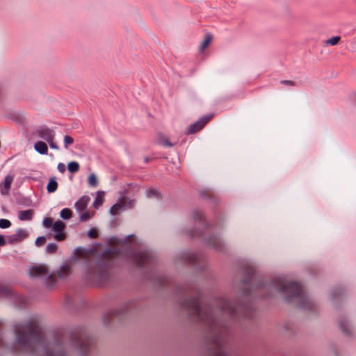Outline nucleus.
Segmentation results:
<instances>
[{
	"mask_svg": "<svg viewBox=\"0 0 356 356\" xmlns=\"http://www.w3.org/2000/svg\"><path fill=\"white\" fill-rule=\"evenodd\" d=\"M189 316L195 318L206 330L209 356H229L225 350L229 321L237 320L239 313L244 318L246 307L235 306L225 297L216 298L207 305H202L200 297L190 298L181 302Z\"/></svg>",
	"mask_w": 356,
	"mask_h": 356,
	"instance_id": "nucleus-1",
	"label": "nucleus"
},
{
	"mask_svg": "<svg viewBox=\"0 0 356 356\" xmlns=\"http://www.w3.org/2000/svg\"><path fill=\"white\" fill-rule=\"evenodd\" d=\"M245 277L242 281L241 291L244 296L253 295L254 291H259L266 294L264 296H271L275 293L284 296L287 302L296 305L298 307L312 311L314 309V303L305 292L302 286L294 281H289L285 277H275L267 284L257 277L253 266H248L244 271Z\"/></svg>",
	"mask_w": 356,
	"mask_h": 356,
	"instance_id": "nucleus-2",
	"label": "nucleus"
},
{
	"mask_svg": "<svg viewBox=\"0 0 356 356\" xmlns=\"http://www.w3.org/2000/svg\"><path fill=\"white\" fill-rule=\"evenodd\" d=\"M16 353H43L44 356H68L66 348L61 342L47 344L36 318L17 324L15 327Z\"/></svg>",
	"mask_w": 356,
	"mask_h": 356,
	"instance_id": "nucleus-3",
	"label": "nucleus"
},
{
	"mask_svg": "<svg viewBox=\"0 0 356 356\" xmlns=\"http://www.w3.org/2000/svg\"><path fill=\"white\" fill-rule=\"evenodd\" d=\"M121 255L130 257L138 266H144L145 264L151 263L153 259L152 252L149 250L136 252L127 243L122 244L120 248L113 246L104 251L102 258L95 266H89L88 277L99 284L106 282L110 276L113 259Z\"/></svg>",
	"mask_w": 356,
	"mask_h": 356,
	"instance_id": "nucleus-4",
	"label": "nucleus"
},
{
	"mask_svg": "<svg viewBox=\"0 0 356 356\" xmlns=\"http://www.w3.org/2000/svg\"><path fill=\"white\" fill-rule=\"evenodd\" d=\"M29 274L31 277L45 278L48 287H52L56 279L54 274H49L48 268L44 264L36 265L30 268Z\"/></svg>",
	"mask_w": 356,
	"mask_h": 356,
	"instance_id": "nucleus-5",
	"label": "nucleus"
},
{
	"mask_svg": "<svg viewBox=\"0 0 356 356\" xmlns=\"http://www.w3.org/2000/svg\"><path fill=\"white\" fill-rule=\"evenodd\" d=\"M72 344L80 353L85 356L91 347V339L85 333H73L71 336Z\"/></svg>",
	"mask_w": 356,
	"mask_h": 356,
	"instance_id": "nucleus-6",
	"label": "nucleus"
},
{
	"mask_svg": "<svg viewBox=\"0 0 356 356\" xmlns=\"http://www.w3.org/2000/svg\"><path fill=\"white\" fill-rule=\"evenodd\" d=\"M338 325L341 332L346 336H352L353 326L346 313L340 314L338 317Z\"/></svg>",
	"mask_w": 356,
	"mask_h": 356,
	"instance_id": "nucleus-7",
	"label": "nucleus"
},
{
	"mask_svg": "<svg viewBox=\"0 0 356 356\" xmlns=\"http://www.w3.org/2000/svg\"><path fill=\"white\" fill-rule=\"evenodd\" d=\"M37 134L40 138L49 143L51 149H59L57 144L54 142L55 132L54 130L47 127H42L37 131Z\"/></svg>",
	"mask_w": 356,
	"mask_h": 356,
	"instance_id": "nucleus-8",
	"label": "nucleus"
},
{
	"mask_svg": "<svg viewBox=\"0 0 356 356\" xmlns=\"http://www.w3.org/2000/svg\"><path fill=\"white\" fill-rule=\"evenodd\" d=\"M134 205V200H128L127 197H123L118 202L112 206L110 209V213L116 216L119 214L125 208H131Z\"/></svg>",
	"mask_w": 356,
	"mask_h": 356,
	"instance_id": "nucleus-9",
	"label": "nucleus"
},
{
	"mask_svg": "<svg viewBox=\"0 0 356 356\" xmlns=\"http://www.w3.org/2000/svg\"><path fill=\"white\" fill-rule=\"evenodd\" d=\"M65 228V224L63 221L58 220L54 222L52 230L55 232L53 236L55 240L63 241L66 238L67 234L64 232Z\"/></svg>",
	"mask_w": 356,
	"mask_h": 356,
	"instance_id": "nucleus-10",
	"label": "nucleus"
},
{
	"mask_svg": "<svg viewBox=\"0 0 356 356\" xmlns=\"http://www.w3.org/2000/svg\"><path fill=\"white\" fill-rule=\"evenodd\" d=\"M177 259L179 262H183L188 265H196L200 260V257L197 254L190 252L181 253Z\"/></svg>",
	"mask_w": 356,
	"mask_h": 356,
	"instance_id": "nucleus-11",
	"label": "nucleus"
},
{
	"mask_svg": "<svg viewBox=\"0 0 356 356\" xmlns=\"http://www.w3.org/2000/svg\"><path fill=\"white\" fill-rule=\"evenodd\" d=\"M212 117H213V115H207V116L202 118L198 121L193 123L188 127L187 134H195V133L200 131L205 126V124L208 122L210 121V120L212 118Z\"/></svg>",
	"mask_w": 356,
	"mask_h": 356,
	"instance_id": "nucleus-12",
	"label": "nucleus"
},
{
	"mask_svg": "<svg viewBox=\"0 0 356 356\" xmlns=\"http://www.w3.org/2000/svg\"><path fill=\"white\" fill-rule=\"evenodd\" d=\"M29 236L28 232L24 229H18L15 234L8 236V242L10 243H16L20 242L27 238Z\"/></svg>",
	"mask_w": 356,
	"mask_h": 356,
	"instance_id": "nucleus-13",
	"label": "nucleus"
},
{
	"mask_svg": "<svg viewBox=\"0 0 356 356\" xmlns=\"http://www.w3.org/2000/svg\"><path fill=\"white\" fill-rule=\"evenodd\" d=\"M206 242L211 248H214L218 251H222L224 248V244L221 239L217 236L213 235L205 238Z\"/></svg>",
	"mask_w": 356,
	"mask_h": 356,
	"instance_id": "nucleus-14",
	"label": "nucleus"
},
{
	"mask_svg": "<svg viewBox=\"0 0 356 356\" xmlns=\"http://www.w3.org/2000/svg\"><path fill=\"white\" fill-rule=\"evenodd\" d=\"M90 197L87 195L82 196L74 204L76 211L80 212L85 210L90 202Z\"/></svg>",
	"mask_w": 356,
	"mask_h": 356,
	"instance_id": "nucleus-15",
	"label": "nucleus"
},
{
	"mask_svg": "<svg viewBox=\"0 0 356 356\" xmlns=\"http://www.w3.org/2000/svg\"><path fill=\"white\" fill-rule=\"evenodd\" d=\"M13 181V177L10 175H7L5 177L3 184L0 186L2 195H5L8 194Z\"/></svg>",
	"mask_w": 356,
	"mask_h": 356,
	"instance_id": "nucleus-16",
	"label": "nucleus"
},
{
	"mask_svg": "<svg viewBox=\"0 0 356 356\" xmlns=\"http://www.w3.org/2000/svg\"><path fill=\"white\" fill-rule=\"evenodd\" d=\"M34 212L31 209H28L25 211H20L18 213V218L20 220H31L33 218Z\"/></svg>",
	"mask_w": 356,
	"mask_h": 356,
	"instance_id": "nucleus-17",
	"label": "nucleus"
},
{
	"mask_svg": "<svg viewBox=\"0 0 356 356\" xmlns=\"http://www.w3.org/2000/svg\"><path fill=\"white\" fill-rule=\"evenodd\" d=\"M35 151L41 154H47L48 152V147L44 142L38 141L34 145Z\"/></svg>",
	"mask_w": 356,
	"mask_h": 356,
	"instance_id": "nucleus-18",
	"label": "nucleus"
},
{
	"mask_svg": "<svg viewBox=\"0 0 356 356\" xmlns=\"http://www.w3.org/2000/svg\"><path fill=\"white\" fill-rule=\"evenodd\" d=\"M71 272V268L67 265H64L58 270L57 274L59 278L64 279L67 277Z\"/></svg>",
	"mask_w": 356,
	"mask_h": 356,
	"instance_id": "nucleus-19",
	"label": "nucleus"
},
{
	"mask_svg": "<svg viewBox=\"0 0 356 356\" xmlns=\"http://www.w3.org/2000/svg\"><path fill=\"white\" fill-rule=\"evenodd\" d=\"M58 188V183L56 177H51L47 186V191L48 193H51L55 192Z\"/></svg>",
	"mask_w": 356,
	"mask_h": 356,
	"instance_id": "nucleus-20",
	"label": "nucleus"
},
{
	"mask_svg": "<svg viewBox=\"0 0 356 356\" xmlns=\"http://www.w3.org/2000/svg\"><path fill=\"white\" fill-rule=\"evenodd\" d=\"M124 309L123 308H120V309H115V310H113V311H111L110 312H108L105 316H104V321L108 323L109 322V320L107 319V318H115L118 316H120L122 313V312H124Z\"/></svg>",
	"mask_w": 356,
	"mask_h": 356,
	"instance_id": "nucleus-21",
	"label": "nucleus"
},
{
	"mask_svg": "<svg viewBox=\"0 0 356 356\" xmlns=\"http://www.w3.org/2000/svg\"><path fill=\"white\" fill-rule=\"evenodd\" d=\"M104 193L102 191L97 192V197L94 201L93 207L95 209H98L101 207L104 202Z\"/></svg>",
	"mask_w": 356,
	"mask_h": 356,
	"instance_id": "nucleus-22",
	"label": "nucleus"
},
{
	"mask_svg": "<svg viewBox=\"0 0 356 356\" xmlns=\"http://www.w3.org/2000/svg\"><path fill=\"white\" fill-rule=\"evenodd\" d=\"M74 254L80 258L88 259V251L83 248H77L74 250Z\"/></svg>",
	"mask_w": 356,
	"mask_h": 356,
	"instance_id": "nucleus-23",
	"label": "nucleus"
},
{
	"mask_svg": "<svg viewBox=\"0 0 356 356\" xmlns=\"http://www.w3.org/2000/svg\"><path fill=\"white\" fill-rule=\"evenodd\" d=\"M212 36L210 34H207L200 44V51H204V49L209 45L211 42Z\"/></svg>",
	"mask_w": 356,
	"mask_h": 356,
	"instance_id": "nucleus-24",
	"label": "nucleus"
},
{
	"mask_svg": "<svg viewBox=\"0 0 356 356\" xmlns=\"http://www.w3.org/2000/svg\"><path fill=\"white\" fill-rule=\"evenodd\" d=\"M79 168V164L76 161H71L67 165V169L72 173L77 172Z\"/></svg>",
	"mask_w": 356,
	"mask_h": 356,
	"instance_id": "nucleus-25",
	"label": "nucleus"
},
{
	"mask_svg": "<svg viewBox=\"0 0 356 356\" xmlns=\"http://www.w3.org/2000/svg\"><path fill=\"white\" fill-rule=\"evenodd\" d=\"M60 216L63 220H68L72 216V211L67 208L62 209L60 212Z\"/></svg>",
	"mask_w": 356,
	"mask_h": 356,
	"instance_id": "nucleus-26",
	"label": "nucleus"
},
{
	"mask_svg": "<svg viewBox=\"0 0 356 356\" xmlns=\"http://www.w3.org/2000/svg\"><path fill=\"white\" fill-rule=\"evenodd\" d=\"M193 218L195 221L198 220L200 222H201L202 221L203 222L204 216L200 211L195 210L193 212Z\"/></svg>",
	"mask_w": 356,
	"mask_h": 356,
	"instance_id": "nucleus-27",
	"label": "nucleus"
},
{
	"mask_svg": "<svg viewBox=\"0 0 356 356\" xmlns=\"http://www.w3.org/2000/svg\"><path fill=\"white\" fill-rule=\"evenodd\" d=\"M88 183L89 185L96 187L98 184V181L96 175L94 173H92L89 175L88 178Z\"/></svg>",
	"mask_w": 356,
	"mask_h": 356,
	"instance_id": "nucleus-28",
	"label": "nucleus"
},
{
	"mask_svg": "<svg viewBox=\"0 0 356 356\" xmlns=\"http://www.w3.org/2000/svg\"><path fill=\"white\" fill-rule=\"evenodd\" d=\"M341 296H342L341 290L339 289H337L334 290L333 292H332L330 298H331L332 301H334V300H337L338 298L340 299Z\"/></svg>",
	"mask_w": 356,
	"mask_h": 356,
	"instance_id": "nucleus-29",
	"label": "nucleus"
},
{
	"mask_svg": "<svg viewBox=\"0 0 356 356\" xmlns=\"http://www.w3.org/2000/svg\"><path fill=\"white\" fill-rule=\"evenodd\" d=\"M58 249V246L56 243H49L46 247V251L49 254H53L56 252Z\"/></svg>",
	"mask_w": 356,
	"mask_h": 356,
	"instance_id": "nucleus-30",
	"label": "nucleus"
},
{
	"mask_svg": "<svg viewBox=\"0 0 356 356\" xmlns=\"http://www.w3.org/2000/svg\"><path fill=\"white\" fill-rule=\"evenodd\" d=\"M53 224V220L51 218H44L42 220V225L46 228L51 227Z\"/></svg>",
	"mask_w": 356,
	"mask_h": 356,
	"instance_id": "nucleus-31",
	"label": "nucleus"
},
{
	"mask_svg": "<svg viewBox=\"0 0 356 356\" xmlns=\"http://www.w3.org/2000/svg\"><path fill=\"white\" fill-rule=\"evenodd\" d=\"M11 226V222L7 219H0V228L6 229Z\"/></svg>",
	"mask_w": 356,
	"mask_h": 356,
	"instance_id": "nucleus-32",
	"label": "nucleus"
},
{
	"mask_svg": "<svg viewBox=\"0 0 356 356\" xmlns=\"http://www.w3.org/2000/svg\"><path fill=\"white\" fill-rule=\"evenodd\" d=\"M74 143V139L70 136H65L64 137V146L65 149L68 148L70 145Z\"/></svg>",
	"mask_w": 356,
	"mask_h": 356,
	"instance_id": "nucleus-33",
	"label": "nucleus"
},
{
	"mask_svg": "<svg viewBox=\"0 0 356 356\" xmlns=\"http://www.w3.org/2000/svg\"><path fill=\"white\" fill-rule=\"evenodd\" d=\"M147 195L149 197H159V193L155 189H149L146 191Z\"/></svg>",
	"mask_w": 356,
	"mask_h": 356,
	"instance_id": "nucleus-34",
	"label": "nucleus"
},
{
	"mask_svg": "<svg viewBox=\"0 0 356 356\" xmlns=\"http://www.w3.org/2000/svg\"><path fill=\"white\" fill-rule=\"evenodd\" d=\"M339 40H340V37L334 36V37H332V38H330L327 41V44H330V45H336V44H338Z\"/></svg>",
	"mask_w": 356,
	"mask_h": 356,
	"instance_id": "nucleus-35",
	"label": "nucleus"
},
{
	"mask_svg": "<svg viewBox=\"0 0 356 356\" xmlns=\"http://www.w3.org/2000/svg\"><path fill=\"white\" fill-rule=\"evenodd\" d=\"M46 242V238L44 236H39L36 238L35 243L37 246L40 247L43 245Z\"/></svg>",
	"mask_w": 356,
	"mask_h": 356,
	"instance_id": "nucleus-36",
	"label": "nucleus"
},
{
	"mask_svg": "<svg viewBox=\"0 0 356 356\" xmlns=\"http://www.w3.org/2000/svg\"><path fill=\"white\" fill-rule=\"evenodd\" d=\"M90 218V213L88 211H86L80 216V221L85 222L88 220Z\"/></svg>",
	"mask_w": 356,
	"mask_h": 356,
	"instance_id": "nucleus-37",
	"label": "nucleus"
},
{
	"mask_svg": "<svg viewBox=\"0 0 356 356\" xmlns=\"http://www.w3.org/2000/svg\"><path fill=\"white\" fill-rule=\"evenodd\" d=\"M88 236L91 238H96L98 236V233L95 229L92 228L88 232Z\"/></svg>",
	"mask_w": 356,
	"mask_h": 356,
	"instance_id": "nucleus-38",
	"label": "nucleus"
},
{
	"mask_svg": "<svg viewBox=\"0 0 356 356\" xmlns=\"http://www.w3.org/2000/svg\"><path fill=\"white\" fill-rule=\"evenodd\" d=\"M280 83L283 84V85L288 86H296V83L294 81H290V80L281 81Z\"/></svg>",
	"mask_w": 356,
	"mask_h": 356,
	"instance_id": "nucleus-39",
	"label": "nucleus"
},
{
	"mask_svg": "<svg viewBox=\"0 0 356 356\" xmlns=\"http://www.w3.org/2000/svg\"><path fill=\"white\" fill-rule=\"evenodd\" d=\"M162 144L165 145V146H168V147H173V144L172 143H170L168 139L166 138H164L162 140Z\"/></svg>",
	"mask_w": 356,
	"mask_h": 356,
	"instance_id": "nucleus-40",
	"label": "nucleus"
},
{
	"mask_svg": "<svg viewBox=\"0 0 356 356\" xmlns=\"http://www.w3.org/2000/svg\"><path fill=\"white\" fill-rule=\"evenodd\" d=\"M58 170L59 172L63 173L65 171V165L62 163H58Z\"/></svg>",
	"mask_w": 356,
	"mask_h": 356,
	"instance_id": "nucleus-41",
	"label": "nucleus"
},
{
	"mask_svg": "<svg viewBox=\"0 0 356 356\" xmlns=\"http://www.w3.org/2000/svg\"><path fill=\"white\" fill-rule=\"evenodd\" d=\"M6 240L4 237L1 235H0V246H3L6 245Z\"/></svg>",
	"mask_w": 356,
	"mask_h": 356,
	"instance_id": "nucleus-42",
	"label": "nucleus"
},
{
	"mask_svg": "<svg viewBox=\"0 0 356 356\" xmlns=\"http://www.w3.org/2000/svg\"><path fill=\"white\" fill-rule=\"evenodd\" d=\"M7 292V289L2 285L0 284V294H3Z\"/></svg>",
	"mask_w": 356,
	"mask_h": 356,
	"instance_id": "nucleus-43",
	"label": "nucleus"
},
{
	"mask_svg": "<svg viewBox=\"0 0 356 356\" xmlns=\"http://www.w3.org/2000/svg\"><path fill=\"white\" fill-rule=\"evenodd\" d=\"M190 234H191V236L192 237H195V236H200V235H202V233H197V232H194V231H192V232H191V233Z\"/></svg>",
	"mask_w": 356,
	"mask_h": 356,
	"instance_id": "nucleus-44",
	"label": "nucleus"
},
{
	"mask_svg": "<svg viewBox=\"0 0 356 356\" xmlns=\"http://www.w3.org/2000/svg\"><path fill=\"white\" fill-rule=\"evenodd\" d=\"M160 284L162 285V286L165 285V282H161Z\"/></svg>",
	"mask_w": 356,
	"mask_h": 356,
	"instance_id": "nucleus-45",
	"label": "nucleus"
}]
</instances>
